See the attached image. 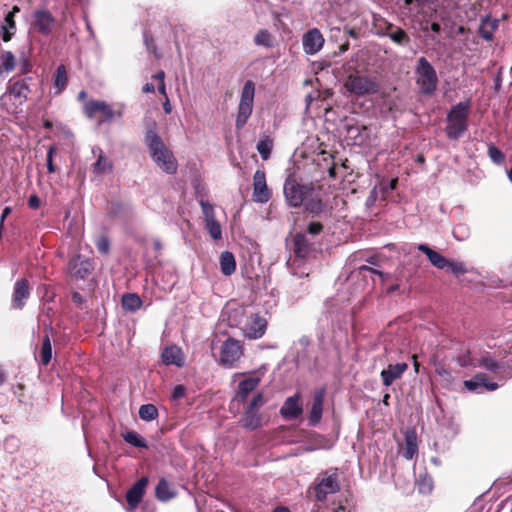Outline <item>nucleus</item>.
Instances as JSON below:
<instances>
[{
	"label": "nucleus",
	"instance_id": "nucleus-1",
	"mask_svg": "<svg viewBox=\"0 0 512 512\" xmlns=\"http://www.w3.org/2000/svg\"><path fill=\"white\" fill-rule=\"evenodd\" d=\"M156 123L152 122L151 127L145 133V144L148 146L151 158L167 174H174L177 171V161L160 136L157 134Z\"/></svg>",
	"mask_w": 512,
	"mask_h": 512
},
{
	"label": "nucleus",
	"instance_id": "nucleus-2",
	"mask_svg": "<svg viewBox=\"0 0 512 512\" xmlns=\"http://www.w3.org/2000/svg\"><path fill=\"white\" fill-rule=\"evenodd\" d=\"M314 192L313 183H302L295 175L290 174L285 179L283 185V194L288 206L299 208L308 197Z\"/></svg>",
	"mask_w": 512,
	"mask_h": 512
},
{
	"label": "nucleus",
	"instance_id": "nucleus-3",
	"mask_svg": "<svg viewBox=\"0 0 512 512\" xmlns=\"http://www.w3.org/2000/svg\"><path fill=\"white\" fill-rule=\"evenodd\" d=\"M470 105L460 102L454 105L447 115L446 135L451 140L459 139L467 130Z\"/></svg>",
	"mask_w": 512,
	"mask_h": 512
},
{
	"label": "nucleus",
	"instance_id": "nucleus-4",
	"mask_svg": "<svg viewBox=\"0 0 512 512\" xmlns=\"http://www.w3.org/2000/svg\"><path fill=\"white\" fill-rule=\"evenodd\" d=\"M416 84L422 94L431 96L437 89L438 76L431 63L425 58L420 57L415 66Z\"/></svg>",
	"mask_w": 512,
	"mask_h": 512
},
{
	"label": "nucleus",
	"instance_id": "nucleus-5",
	"mask_svg": "<svg viewBox=\"0 0 512 512\" xmlns=\"http://www.w3.org/2000/svg\"><path fill=\"white\" fill-rule=\"evenodd\" d=\"M255 95V84L251 80H247L241 91L240 102L238 105V113L235 121V126L238 130L242 129L253 111Z\"/></svg>",
	"mask_w": 512,
	"mask_h": 512
},
{
	"label": "nucleus",
	"instance_id": "nucleus-6",
	"mask_svg": "<svg viewBox=\"0 0 512 512\" xmlns=\"http://www.w3.org/2000/svg\"><path fill=\"white\" fill-rule=\"evenodd\" d=\"M339 490L340 484L337 468H330L317 476L315 485L317 500L323 501L329 494H334Z\"/></svg>",
	"mask_w": 512,
	"mask_h": 512
},
{
	"label": "nucleus",
	"instance_id": "nucleus-7",
	"mask_svg": "<svg viewBox=\"0 0 512 512\" xmlns=\"http://www.w3.org/2000/svg\"><path fill=\"white\" fill-rule=\"evenodd\" d=\"M344 86L348 92L356 96L374 94L379 88L374 78L360 74L349 75Z\"/></svg>",
	"mask_w": 512,
	"mask_h": 512
},
{
	"label": "nucleus",
	"instance_id": "nucleus-8",
	"mask_svg": "<svg viewBox=\"0 0 512 512\" xmlns=\"http://www.w3.org/2000/svg\"><path fill=\"white\" fill-rule=\"evenodd\" d=\"M83 112L88 119H93L96 113H101L102 117L97 121V125L111 123L114 120L113 108L103 100H88L84 103Z\"/></svg>",
	"mask_w": 512,
	"mask_h": 512
},
{
	"label": "nucleus",
	"instance_id": "nucleus-9",
	"mask_svg": "<svg viewBox=\"0 0 512 512\" xmlns=\"http://www.w3.org/2000/svg\"><path fill=\"white\" fill-rule=\"evenodd\" d=\"M242 355L243 348L240 342L234 338H228L221 346L219 363L225 368H232Z\"/></svg>",
	"mask_w": 512,
	"mask_h": 512
},
{
	"label": "nucleus",
	"instance_id": "nucleus-10",
	"mask_svg": "<svg viewBox=\"0 0 512 512\" xmlns=\"http://www.w3.org/2000/svg\"><path fill=\"white\" fill-rule=\"evenodd\" d=\"M241 329L244 337L253 340L259 339L266 332L267 320L258 313H252L247 317Z\"/></svg>",
	"mask_w": 512,
	"mask_h": 512
},
{
	"label": "nucleus",
	"instance_id": "nucleus-11",
	"mask_svg": "<svg viewBox=\"0 0 512 512\" xmlns=\"http://www.w3.org/2000/svg\"><path fill=\"white\" fill-rule=\"evenodd\" d=\"M272 196L266 183V175L263 170H256L253 175V200L257 203H267Z\"/></svg>",
	"mask_w": 512,
	"mask_h": 512
},
{
	"label": "nucleus",
	"instance_id": "nucleus-12",
	"mask_svg": "<svg viewBox=\"0 0 512 512\" xmlns=\"http://www.w3.org/2000/svg\"><path fill=\"white\" fill-rule=\"evenodd\" d=\"M324 42L325 39L317 28L308 30L302 37L303 50L308 55L318 53L322 49Z\"/></svg>",
	"mask_w": 512,
	"mask_h": 512
},
{
	"label": "nucleus",
	"instance_id": "nucleus-13",
	"mask_svg": "<svg viewBox=\"0 0 512 512\" xmlns=\"http://www.w3.org/2000/svg\"><path fill=\"white\" fill-rule=\"evenodd\" d=\"M34 27L35 29L44 36H49L56 24L55 17L45 9L36 10L33 13Z\"/></svg>",
	"mask_w": 512,
	"mask_h": 512
},
{
	"label": "nucleus",
	"instance_id": "nucleus-14",
	"mask_svg": "<svg viewBox=\"0 0 512 512\" xmlns=\"http://www.w3.org/2000/svg\"><path fill=\"white\" fill-rule=\"evenodd\" d=\"M148 484V478L142 477L133 486L128 489L126 493V501L130 510H134L140 504L144 494L145 489Z\"/></svg>",
	"mask_w": 512,
	"mask_h": 512
},
{
	"label": "nucleus",
	"instance_id": "nucleus-15",
	"mask_svg": "<svg viewBox=\"0 0 512 512\" xmlns=\"http://www.w3.org/2000/svg\"><path fill=\"white\" fill-rule=\"evenodd\" d=\"M31 77H25L16 81H9L7 92L17 99L20 104L24 103L28 99V95L30 93V85L29 81Z\"/></svg>",
	"mask_w": 512,
	"mask_h": 512
},
{
	"label": "nucleus",
	"instance_id": "nucleus-16",
	"mask_svg": "<svg viewBox=\"0 0 512 512\" xmlns=\"http://www.w3.org/2000/svg\"><path fill=\"white\" fill-rule=\"evenodd\" d=\"M325 395V388H319L314 392L313 403L308 417L309 425L311 426L317 425L321 420Z\"/></svg>",
	"mask_w": 512,
	"mask_h": 512
},
{
	"label": "nucleus",
	"instance_id": "nucleus-17",
	"mask_svg": "<svg viewBox=\"0 0 512 512\" xmlns=\"http://www.w3.org/2000/svg\"><path fill=\"white\" fill-rule=\"evenodd\" d=\"M407 369L408 364L405 362L388 365L380 374L383 385L389 387L395 380L400 379Z\"/></svg>",
	"mask_w": 512,
	"mask_h": 512
},
{
	"label": "nucleus",
	"instance_id": "nucleus-18",
	"mask_svg": "<svg viewBox=\"0 0 512 512\" xmlns=\"http://www.w3.org/2000/svg\"><path fill=\"white\" fill-rule=\"evenodd\" d=\"M464 386L469 391H476V392H481L484 390L494 391L498 388V384L495 382H490L488 380L487 376L483 373H479V374L475 375L470 380H465Z\"/></svg>",
	"mask_w": 512,
	"mask_h": 512
},
{
	"label": "nucleus",
	"instance_id": "nucleus-19",
	"mask_svg": "<svg viewBox=\"0 0 512 512\" xmlns=\"http://www.w3.org/2000/svg\"><path fill=\"white\" fill-rule=\"evenodd\" d=\"M303 412L299 404V394L288 397L280 409V414L285 420L298 418Z\"/></svg>",
	"mask_w": 512,
	"mask_h": 512
},
{
	"label": "nucleus",
	"instance_id": "nucleus-20",
	"mask_svg": "<svg viewBox=\"0 0 512 512\" xmlns=\"http://www.w3.org/2000/svg\"><path fill=\"white\" fill-rule=\"evenodd\" d=\"M380 36L389 37L395 44L399 46H407L410 44L409 35L400 27L388 23L384 30L378 32Z\"/></svg>",
	"mask_w": 512,
	"mask_h": 512
},
{
	"label": "nucleus",
	"instance_id": "nucleus-21",
	"mask_svg": "<svg viewBox=\"0 0 512 512\" xmlns=\"http://www.w3.org/2000/svg\"><path fill=\"white\" fill-rule=\"evenodd\" d=\"M30 295V287L27 279L22 278L16 281L13 291V307L22 309Z\"/></svg>",
	"mask_w": 512,
	"mask_h": 512
},
{
	"label": "nucleus",
	"instance_id": "nucleus-22",
	"mask_svg": "<svg viewBox=\"0 0 512 512\" xmlns=\"http://www.w3.org/2000/svg\"><path fill=\"white\" fill-rule=\"evenodd\" d=\"M20 11L17 5H14L12 9L5 15L4 22L1 25V38L4 42H9L16 33V22L15 15Z\"/></svg>",
	"mask_w": 512,
	"mask_h": 512
},
{
	"label": "nucleus",
	"instance_id": "nucleus-23",
	"mask_svg": "<svg viewBox=\"0 0 512 512\" xmlns=\"http://www.w3.org/2000/svg\"><path fill=\"white\" fill-rule=\"evenodd\" d=\"M260 381V377L256 376H250L240 381L235 399L240 403H245L248 395L258 387Z\"/></svg>",
	"mask_w": 512,
	"mask_h": 512
},
{
	"label": "nucleus",
	"instance_id": "nucleus-24",
	"mask_svg": "<svg viewBox=\"0 0 512 512\" xmlns=\"http://www.w3.org/2000/svg\"><path fill=\"white\" fill-rule=\"evenodd\" d=\"M72 274L80 279L86 278L92 271V263L88 259H83L80 255H76L69 262Z\"/></svg>",
	"mask_w": 512,
	"mask_h": 512
},
{
	"label": "nucleus",
	"instance_id": "nucleus-25",
	"mask_svg": "<svg viewBox=\"0 0 512 512\" xmlns=\"http://www.w3.org/2000/svg\"><path fill=\"white\" fill-rule=\"evenodd\" d=\"M161 358L165 365H175L177 367L184 365L182 350L175 345L165 347L161 353Z\"/></svg>",
	"mask_w": 512,
	"mask_h": 512
},
{
	"label": "nucleus",
	"instance_id": "nucleus-26",
	"mask_svg": "<svg viewBox=\"0 0 512 512\" xmlns=\"http://www.w3.org/2000/svg\"><path fill=\"white\" fill-rule=\"evenodd\" d=\"M417 249L419 251L423 252L427 256L428 260L434 267H436L438 269H446V267H448L449 260H447L439 252L430 248L428 245L419 244L417 246Z\"/></svg>",
	"mask_w": 512,
	"mask_h": 512
},
{
	"label": "nucleus",
	"instance_id": "nucleus-27",
	"mask_svg": "<svg viewBox=\"0 0 512 512\" xmlns=\"http://www.w3.org/2000/svg\"><path fill=\"white\" fill-rule=\"evenodd\" d=\"M92 153L97 157L93 164V172L96 174L110 173L113 170V163L108 159L100 147H94Z\"/></svg>",
	"mask_w": 512,
	"mask_h": 512
},
{
	"label": "nucleus",
	"instance_id": "nucleus-28",
	"mask_svg": "<svg viewBox=\"0 0 512 512\" xmlns=\"http://www.w3.org/2000/svg\"><path fill=\"white\" fill-rule=\"evenodd\" d=\"M241 424L247 430H256L262 426V416L258 410L246 408Z\"/></svg>",
	"mask_w": 512,
	"mask_h": 512
},
{
	"label": "nucleus",
	"instance_id": "nucleus-29",
	"mask_svg": "<svg viewBox=\"0 0 512 512\" xmlns=\"http://www.w3.org/2000/svg\"><path fill=\"white\" fill-rule=\"evenodd\" d=\"M293 251L296 257L305 258L312 251V244L304 234H296L293 238Z\"/></svg>",
	"mask_w": 512,
	"mask_h": 512
},
{
	"label": "nucleus",
	"instance_id": "nucleus-30",
	"mask_svg": "<svg viewBox=\"0 0 512 512\" xmlns=\"http://www.w3.org/2000/svg\"><path fill=\"white\" fill-rule=\"evenodd\" d=\"M346 135L354 144H362L368 137V128L364 125L347 124Z\"/></svg>",
	"mask_w": 512,
	"mask_h": 512
},
{
	"label": "nucleus",
	"instance_id": "nucleus-31",
	"mask_svg": "<svg viewBox=\"0 0 512 512\" xmlns=\"http://www.w3.org/2000/svg\"><path fill=\"white\" fill-rule=\"evenodd\" d=\"M155 496L162 502L169 501L176 496L173 486L165 479L161 478L155 488Z\"/></svg>",
	"mask_w": 512,
	"mask_h": 512
},
{
	"label": "nucleus",
	"instance_id": "nucleus-32",
	"mask_svg": "<svg viewBox=\"0 0 512 512\" xmlns=\"http://www.w3.org/2000/svg\"><path fill=\"white\" fill-rule=\"evenodd\" d=\"M46 332H52L53 328L49 325L45 328ZM52 359V345L50 341L49 333H46L42 339V345L40 350V362L42 365L47 366Z\"/></svg>",
	"mask_w": 512,
	"mask_h": 512
},
{
	"label": "nucleus",
	"instance_id": "nucleus-33",
	"mask_svg": "<svg viewBox=\"0 0 512 512\" xmlns=\"http://www.w3.org/2000/svg\"><path fill=\"white\" fill-rule=\"evenodd\" d=\"M220 269L225 276H230L236 270V261L233 253L224 251L220 255Z\"/></svg>",
	"mask_w": 512,
	"mask_h": 512
},
{
	"label": "nucleus",
	"instance_id": "nucleus-34",
	"mask_svg": "<svg viewBox=\"0 0 512 512\" xmlns=\"http://www.w3.org/2000/svg\"><path fill=\"white\" fill-rule=\"evenodd\" d=\"M122 308L125 311L135 312L142 306L141 298L135 293H126L122 296Z\"/></svg>",
	"mask_w": 512,
	"mask_h": 512
},
{
	"label": "nucleus",
	"instance_id": "nucleus-35",
	"mask_svg": "<svg viewBox=\"0 0 512 512\" xmlns=\"http://www.w3.org/2000/svg\"><path fill=\"white\" fill-rule=\"evenodd\" d=\"M417 437L414 431H409L405 435V448L403 452V456L411 460L414 455L417 453Z\"/></svg>",
	"mask_w": 512,
	"mask_h": 512
},
{
	"label": "nucleus",
	"instance_id": "nucleus-36",
	"mask_svg": "<svg viewBox=\"0 0 512 512\" xmlns=\"http://www.w3.org/2000/svg\"><path fill=\"white\" fill-rule=\"evenodd\" d=\"M67 81H68V77H67L66 68L64 65H59L57 67L55 77H54V85L57 88V91H56L57 94L61 93L65 89V87L67 85Z\"/></svg>",
	"mask_w": 512,
	"mask_h": 512
},
{
	"label": "nucleus",
	"instance_id": "nucleus-37",
	"mask_svg": "<svg viewBox=\"0 0 512 512\" xmlns=\"http://www.w3.org/2000/svg\"><path fill=\"white\" fill-rule=\"evenodd\" d=\"M257 151L263 160H268L273 148V140L266 136L257 143Z\"/></svg>",
	"mask_w": 512,
	"mask_h": 512
},
{
	"label": "nucleus",
	"instance_id": "nucleus-38",
	"mask_svg": "<svg viewBox=\"0 0 512 512\" xmlns=\"http://www.w3.org/2000/svg\"><path fill=\"white\" fill-rule=\"evenodd\" d=\"M139 417L144 421H153L158 417V410L153 404H143L139 408Z\"/></svg>",
	"mask_w": 512,
	"mask_h": 512
},
{
	"label": "nucleus",
	"instance_id": "nucleus-39",
	"mask_svg": "<svg viewBox=\"0 0 512 512\" xmlns=\"http://www.w3.org/2000/svg\"><path fill=\"white\" fill-rule=\"evenodd\" d=\"M123 439L126 443L137 447V448H147L146 441L135 431H128L122 435Z\"/></svg>",
	"mask_w": 512,
	"mask_h": 512
},
{
	"label": "nucleus",
	"instance_id": "nucleus-40",
	"mask_svg": "<svg viewBox=\"0 0 512 512\" xmlns=\"http://www.w3.org/2000/svg\"><path fill=\"white\" fill-rule=\"evenodd\" d=\"M0 60L1 65L6 72H11L15 69L16 66V58L11 51H1L0 52Z\"/></svg>",
	"mask_w": 512,
	"mask_h": 512
},
{
	"label": "nucleus",
	"instance_id": "nucleus-41",
	"mask_svg": "<svg viewBox=\"0 0 512 512\" xmlns=\"http://www.w3.org/2000/svg\"><path fill=\"white\" fill-rule=\"evenodd\" d=\"M303 204L305 205V210L307 212L315 215L320 214L324 209V205L321 199L313 198L311 196L308 197V199H306Z\"/></svg>",
	"mask_w": 512,
	"mask_h": 512
},
{
	"label": "nucleus",
	"instance_id": "nucleus-42",
	"mask_svg": "<svg viewBox=\"0 0 512 512\" xmlns=\"http://www.w3.org/2000/svg\"><path fill=\"white\" fill-rule=\"evenodd\" d=\"M254 42L256 45L264 46L267 48L273 46L271 33L266 29L259 30L256 33V35L254 37Z\"/></svg>",
	"mask_w": 512,
	"mask_h": 512
},
{
	"label": "nucleus",
	"instance_id": "nucleus-43",
	"mask_svg": "<svg viewBox=\"0 0 512 512\" xmlns=\"http://www.w3.org/2000/svg\"><path fill=\"white\" fill-rule=\"evenodd\" d=\"M205 225L212 239L220 240L222 238L221 225L216 219L205 221Z\"/></svg>",
	"mask_w": 512,
	"mask_h": 512
},
{
	"label": "nucleus",
	"instance_id": "nucleus-44",
	"mask_svg": "<svg viewBox=\"0 0 512 512\" xmlns=\"http://www.w3.org/2000/svg\"><path fill=\"white\" fill-rule=\"evenodd\" d=\"M482 366L495 374H500L503 369L502 364L498 363L496 360L490 357L482 359Z\"/></svg>",
	"mask_w": 512,
	"mask_h": 512
},
{
	"label": "nucleus",
	"instance_id": "nucleus-45",
	"mask_svg": "<svg viewBox=\"0 0 512 512\" xmlns=\"http://www.w3.org/2000/svg\"><path fill=\"white\" fill-rule=\"evenodd\" d=\"M488 155L495 164H502L505 160L504 153L493 144L488 146Z\"/></svg>",
	"mask_w": 512,
	"mask_h": 512
},
{
	"label": "nucleus",
	"instance_id": "nucleus-46",
	"mask_svg": "<svg viewBox=\"0 0 512 512\" xmlns=\"http://www.w3.org/2000/svg\"><path fill=\"white\" fill-rule=\"evenodd\" d=\"M200 206H201L205 221L216 219L214 208L209 202L201 200Z\"/></svg>",
	"mask_w": 512,
	"mask_h": 512
},
{
	"label": "nucleus",
	"instance_id": "nucleus-47",
	"mask_svg": "<svg viewBox=\"0 0 512 512\" xmlns=\"http://www.w3.org/2000/svg\"><path fill=\"white\" fill-rule=\"evenodd\" d=\"M446 269H449L456 276L463 275L467 272L463 262L449 261L448 267H446Z\"/></svg>",
	"mask_w": 512,
	"mask_h": 512
},
{
	"label": "nucleus",
	"instance_id": "nucleus-48",
	"mask_svg": "<svg viewBox=\"0 0 512 512\" xmlns=\"http://www.w3.org/2000/svg\"><path fill=\"white\" fill-rule=\"evenodd\" d=\"M96 247L101 254H108L110 241L107 236H100L96 241Z\"/></svg>",
	"mask_w": 512,
	"mask_h": 512
},
{
	"label": "nucleus",
	"instance_id": "nucleus-49",
	"mask_svg": "<svg viewBox=\"0 0 512 512\" xmlns=\"http://www.w3.org/2000/svg\"><path fill=\"white\" fill-rule=\"evenodd\" d=\"M265 398L263 393H256L248 404L247 408L258 410L259 407L265 404Z\"/></svg>",
	"mask_w": 512,
	"mask_h": 512
},
{
	"label": "nucleus",
	"instance_id": "nucleus-50",
	"mask_svg": "<svg viewBox=\"0 0 512 512\" xmlns=\"http://www.w3.org/2000/svg\"><path fill=\"white\" fill-rule=\"evenodd\" d=\"M433 489L432 481L428 478H423L418 482V490L420 493L427 494Z\"/></svg>",
	"mask_w": 512,
	"mask_h": 512
},
{
	"label": "nucleus",
	"instance_id": "nucleus-51",
	"mask_svg": "<svg viewBox=\"0 0 512 512\" xmlns=\"http://www.w3.org/2000/svg\"><path fill=\"white\" fill-rule=\"evenodd\" d=\"M358 270H359L360 273L364 272V271H368V272H370L372 274H376V275H378L381 278L382 282H384L386 280V278H387V275L384 274L383 272H381L379 270H376V269H373V268H370V267H368L366 265L360 266L358 268Z\"/></svg>",
	"mask_w": 512,
	"mask_h": 512
},
{
	"label": "nucleus",
	"instance_id": "nucleus-52",
	"mask_svg": "<svg viewBox=\"0 0 512 512\" xmlns=\"http://www.w3.org/2000/svg\"><path fill=\"white\" fill-rule=\"evenodd\" d=\"M53 153H54V148L50 147L47 152V169H48L49 173H53L56 171V168L53 164Z\"/></svg>",
	"mask_w": 512,
	"mask_h": 512
},
{
	"label": "nucleus",
	"instance_id": "nucleus-53",
	"mask_svg": "<svg viewBox=\"0 0 512 512\" xmlns=\"http://www.w3.org/2000/svg\"><path fill=\"white\" fill-rule=\"evenodd\" d=\"M323 230V225L319 222H311L308 225V232L312 235H317Z\"/></svg>",
	"mask_w": 512,
	"mask_h": 512
},
{
	"label": "nucleus",
	"instance_id": "nucleus-54",
	"mask_svg": "<svg viewBox=\"0 0 512 512\" xmlns=\"http://www.w3.org/2000/svg\"><path fill=\"white\" fill-rule=\"evenodd\" d=\"M186 388L183 385H177L174 387L172 391V398L179 399L185 395Z\"/></svg>",
	"mask_w": 512,
	"mask_h": 512
},
{
	"label": "nucleus",
	"instance_id": "nucleus-55",
	"mask_svg": "<svg viewBox=\"0 0 512 512\" xmlns=\"http://www.w3.org/2000/svg\"><path fill=\"white\" fill-rule=\"evenodd\" d=\"M40 204H41L40 198L36 194H33L29 197L28 206L30 208L37 209L40 207Z\"/></svg>",
	"mask_w": 512,
	"mask_h": 512
},
{
	"label": "nucleus",
	"instance_id": "nucleus-56",
	"mask_svg": "<svg viewBox=\"0 0 512 512\" xmlns=\"http://www.w3.org/2000/svg\"><path fill=\"white\" fill-rule=\"evenodd\" d=\"M326 512H346V507L342 504H332V506L325 509Z\"/></svg>",
	"mask_w": 512,
	"mask_h": 512
},
{
	"label": "nucleus",
	"instance_id": "nucleus-57",
	"mask_svg": "<svg viewBox=\"0 0 512 512\" xmlns=\"http://www.w3.org/2000/svg\"><path fill=\"white\" fill-rule=\"evenodd\" d=\"M124 110H125V105L124 104H120L119 108L117 110L113 109L114 119L115 118H122V116L124 114Z\"/></svg>",
	"mask_w": 512,
	"mask_h": 512
},
{
	"label": "nucleus",
	"instance_id": "nucleus-58",
	"mask_svg": "<svg viewBox=\"0 0 512 512\" xmlns=\"http://www.w3.org/2000/svg\"><path fill=\"white\" fill-rule=\"evenodd\" d=\"M480 34H481L482 38H484L485 40L492 39V33L490 31L486 30L484 27L480 28Z\"/></svg>",
	"mask_w": 512,
	"mask_h": 512
},
{
	"label": "nucleus",
	"instance_id": "nucleus-59",
	"mask_svg": "<svg viewBox=\"0 0 512 512\" xmlns=\"http://www.w3.org/2000/svg\"><path fill=\"white\" fill-rule=\"evenodd\" d=\"M11 213V208L10 207H5L3 210H2V213H1V217H0V224L1 226L3 225V222L5 220V218Z\"/></svg>",
	"mask_w": 512,
	"mask_h": 512
},
{
	"label": "nucleus",
	"instance_id": "nucleus-60",
	"mask_svg": "<svg viewBox=\"0 0 512 512\" xmlns=\"http://www.w3.org/2000/svg\"><path fill=\"white\" fill-rule=\"evenodd\" d=\"M142 91L144 93H153L155 91V87L152 83H146L143 88H142Z\"/></svg>",
	"mask_w": 512,
	"mask_h": 512
},
{
	"label": "nucleus",
	"instance_id": "nucleus-61",
	"mask_svg": "<svg viewBox=\"0 0 512 512\" xmlns=\"http://www.w3.org/2000/svg\"><path fill=\"white\" fill-rule=\"evenodd\" d=\"M72 300L76 303V304H81L83 302V297L81 296L80 293L78 292H74L72 294Z\"/></svg>",
	"mask_w": 512,
	"mask_h": 512
},
{
	"label": "nucleus",
	"instance_id": "nucleus-62",
	"mask_svg": "<svg viewBox=\"0 0 512 512\" xmlns=\"http://www.w3.org/2000/svg\"><path fill=\"white\" fill-rule=\"evenodd\" d=\"M153 78L158 80L159 83H162V81H164V78H165V73L163 71H159L158 73L153 75Z\"/></svg>",
	"mask_w": 512,
	"mask_h": 512
},
{
	"label": "nucleus",
	"instance_id": "nucleus-63",
	"mask_svg": "<svg viewBox=\"0 0 512 512\" xmlns=\"http://www.w3.org/2000/svg\"><path fill=\"white\" fill-rule=\"evenodd\" d=\"M158 91L165 96V98L167 99V94H166V88H165V82L162 81V83H159L158 85Z\"/></svg>",
	"mask_w": 512,
	"mask_h": 512
},
{
	"label": "nucleus",
	"instance_id": "nucleus-64",
	"mask_svg": "<svg viewBox=\"0 0 512 512\" xmlns=\"http://www.w3.org/2000/svg\"><path fill=\"white\" fill-rule=\"evenodd\" d=\"M431 30L434 32V33H439L441 31V26L440 24L436 23V22H433L431 24Z\"/></svg>",
	"mask_w": 512,
	"mask_h": 512
}]
</instances>
